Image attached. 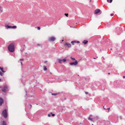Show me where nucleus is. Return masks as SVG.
<instances>
[{
	"label": "nucleus",
	"mask_w": 125,
	"mask_h": 125,
	"mask_svg": "<svg viewBox=\"0 0 125 125\" xmlns=\"http://www.w3.org/2000/svg\"><path fill=\"white\" fill-rule=\"evenodd\" d=\"M107 1L108 2H109V0H107Z\"/></svg>",
	"instance_id": "72a5a7b5"
},
{
	"label": "nucleus",
	"mask_w": 125,
	"mask_h": 125,
	"mask_svg": "<svg viewBox=\"0 0 125 125\" xmlns=\"http://www.w3.org/2000/svg\"><path fill=\"white\" fill-rule=\"evenodd\" d=\"M114 15V14H111V16H112L113 15Z\"/></svg>",
	"instance_id": "c85d7f7f"
},
{
	"label": "nucleus",
	"mask_w": 125,
	"mask_h": 125,
	"mask_svg": "<svg viewBox=\"0 0 125 125\" xmlns=\"http://www.w3.org/2000/svg\"><path fill=\"white\" fill-rule=\"evenodd\" d=\"M62 61V60H61L60 59H59V63H61V62Z\"/></svg>",
	"instance_id": "f3484780"
},
{
	"label": "nucleus",
	"mask_w": 125,
	"mask_h": 125,
	"mask_svg": "<svg viewBox=\"0 0 125 125\" xmlns=\"http://www.w3.org/2000/svg\"><path fill=\"white\" fill-rule=\"evenodd\" d=\"M88 42V41L85 40L82 43L85 45Z\"/></svg>",
	"instance_id": "9b49d317"
},
{
	"label": "nucleus",
	"mask_w": 125,
	"mask_h": 125,
	"mask_svg": "<svg viewBox=\"0 0 125 125\" xmlns=\"http://www.w3.org/2000/svg\"><path fill=\"white\" fill-rule=\"evenodd\" d=\"M52 116H55V114H52Z\"/></svg>",
	"instance_id": "a878e982"
},
{
	"label": "nucleus",
	"mask_w": 125,
	"mask_h": 125,
	"mask_svg": "<svg viewBox=\"0 0 125 125\" xmlns=\"http://www.w3.org/2000/svg\"><path fill=\"white\" fill-rule=\"evenodd\" d=\"M2 125H6V122L4 121H3V122Z\"/></svg>",
	"instance_id": "2eb2a0df"
},
{
	"label": "nucleus",
	"mask_w": 125,
	"mask_h": 125,
	"mask_svg": "<svg viewBox=\"0 0 125 125\" xmlns=\"http://www.w3.org/2000/svg\"><path fill=\"white\" fill-rule=\"evenodd\" d=\"M123 77L124 78H125V76H123Z\"/></svg>",
	"instance_id": "2f4dec72"
},
{
	"label": "nucleus",
	"mask_w": 125,
	"mask_h": 125,
	"mask_svg": "<svg viewBox=\"0 0 125 125\" xmlns=\"http://www.w3.org/2000/svg\"><path fill=\"white\" fill-rule=\"evenodd\" d=\"M78 62L76 60H75L74 62H71L70 63V64L71 65H76L78 64Z\"/></svg>",
	"instance_id": "423d86ee"
},
{
	"label": "nucleus",
	"mask_w": 125,
	"mask_h": 125,
	"mask_svg": "<svg viewBox=\"0 0 125 125\" xmlns=\"http://www.w3.org/2000/svg\"><path fill=\"white\" fill-rule=\"evenodd\" d=\"M3 74L1 72H0V75H1V76H2L3 75Z\"/></svg>",
	"instance_id": "4be33fe9"
},
{
	"label": "nucleus",
	"mask_w": 125,
	"mask_h": 125,
	"mask_svg": "<svg viewBox=\"0 0 125 125\" xmlns=\"http://www.w3.org/2000/svg\"><path fill=\"white\" fill-rule=\"evenodd\" d=\"M48 115L49 117H50L51 116L50 115V114H48Z\"/></svg>",
	"instance_id": "bb28decb"
},
{
	"label": "nucleus",
	"mask_w": 125,
	"mask_h": 125,
	"mask_svg": "<svg viewBox=\"0 0 125 125\" xmlns=\"http://www.w3.org/2000/svg\"><path fill=\"white\" fill-rule=\"evenodd\" d=\"M21 65H22V63L21 62Z\"/></svg>",
	"instance_id": "f704fd0d"
},
{
	"label": "nucleus",
	"mask_w": 125,
	"mask_h": 125,
	"mask_svg": "<svg viewBox=\"0 0 125 125\" xmlns=\"http://www.w3.org/2000/svg\"><path fill=\"white\" fill-rule=\"evenodd\" d=\"M44 71H46L47 70V68H46V66H44Z\"/></svg>",
	"instance_id": "ddd939ff"
},
{
	"label": "nucleus",
	"mask_w": 125,
	"mask_h": 125,
	"mask_svg": "<svg viewBox=\"0 0 125 125\" xmlns=\"http://www.w3.org/2000/svg\"><path fill=\"white\" fill-rule=\"evenodd\" d=\"M74 43H80V42L79 41H72L71 42V43H72V45H74Z\"/></svg>",
	"instance_id": "1a4fd4ad"
},
{
	"label": "nucleus",
	"mask_w": 125,
	"mask_h": 125,
	"mask_svg": "<svg viewBox=\"0 0 125 125\" xmlns=\"http://www.w3.org/2000/svg\"><path fill=\"white\" fill-rule=\"evenodd\" d=\"M3 99L1 98H0V105H1L3 103Z\"/></svg>",
	"instance_id": "6e6552de"
},
{
	"label": "nucleus",
	"mask_w": 125,
	"mask_h": 125,
	"mask_svg": "<svg viewBox=\"0 0 125 125\" xmlns=\"http://www.w3.org/2000/svg\"><path fill=\"white\" fill-rule=\"evenodd\" d=\"M3 11V10L2 9V8L0 7V12H2Z\"/></svg>",
	"instance_id": "4468645a"
},
{
	"label": "nucleus",
	"mask_w": 125,
	"mask_h": 125,
	"mask_svg": "<svg viewBox=\"0 0 125 125\" xmlns=\"http://www.w3.org/2000/svg\"><path fill=\"white\" fill-rule=\"evenodd\" d=\"M5 27L6 29H8L10 28H17V26H9L8 25H6L5 26Z\"/></svg>",
	"instance_id": "7ed1b4c3"
},
{
	"label": "nucleus",
	"mask_w": 125,
	"mask_h": 125,
	"mask_svg": "<svg viewBox=\"0 0 125 125\" xmlns=\"http://www.w3.org/2000/svg\"><path fill=\"white\" fill-rule=\"evenodd\" d=\"M1 81V80L0 79V81Z\"/></svg>",
	"instance_id": "e433bc0d"
},
{
	"label": "nucleus",
	"mask_w": 125,
	"mask_h": 125,
	"mask_svg": "<svg viewBox=\"0 0 125 125\" xmlns=\"http://www.w3.org/2000/svg\"><path fill=\"white\" fill-rule=\"evenodd\" d=\"M110 108H107V109L108 110V111L109 112L110 111L109 109H110Z\"/></svg>",
	"instance_id": "393cba45"
},
{
	"label": "nucleus",
	"mask_w": 125,
	"mask_h": 125,
	"mask_svg": "<svg viewBox=\"0 0 125 125\" xmlns=\"http://www.w3.org/2000/svg\"><path fill=\"white\" fill-rule=\"evenodd\" d=\"M3 116L5 118H6L7 117V112L6 109H5L3 110L2 113Z\"/></svg>",
	"instance_id": "f03ea898"
},
{
	"label": "nucleus",
	"mask_w": 125,
	"mask_h": 125,
	"mask_svg": "<svg viewBox=\"0 0 125 125\" xmlns=\"http://www.w3.org/2000/svg\"><path fill=\"white\" fill-rule=\"evenodd\" d=\"M2 87L1 86H0V88H1Z\"/></svg>",
	"instance_id": "4c0bfd02"
},
{
	"label": "nucleus",
	"mask_w": 125,
	"mask_h": 125,
	"mask_svg": "<svg viewBox=\"0 0 125 125\" xmlns=\"http://www.w3.org/2000/svg\"><path fill=\"white\" fill-rule=\"evenodd\" d=\"M23 60L22 59H20V61H23Z\"/></svg>",
	"instance_id": "cd10ccee"
},
{
	"label": "nucleus",
	"mask_w": 125,
	"mask_h": 125,
	"mask_svg": "<svg viewBox=\"0 0 125 125\" xmlns=\"http://www.w3.org/2000/svg\"><path fill=\"white\" fill-rule=\"evenodd\" d=\"M15 44L14 43H12L10 44L8 47V49L9 51L11 52H13L15 51Z\"/></svg>",
	"instance_id": "f257e3e1"
},
{
	"label": "nucleus",
	"mask_w": 125,
	"mask_h": 125,
	"mask_svg": "<svg viewBox=\"0 0 125 125\" xmlns=\"http://www.w3.org/2000/svg\"><path fill=\"white\" fill-rule=\"evenodd\" d=\"M113 0H110V2H109L110 3H111L112 2V1Z\"/></svg>",
	"instance_id": "b1692460"
},
{
	"label": "nucleus",
	"mask_w": 125,
	"mask_h": 125,
	"mask_svg": "<svg viewBox=\"0 0 125 125\" xmlns=\"http://www.w3.org/2000/svg\"><path fill=\"white\" fill-rule=\"evenodd\" d=\"M104 107V106H103V108L104 109V110H106V109H105V108Z\"/></svg>",
	"instance_id": "c756f323"
},
{
	"label": "nucleus",
	"mask_w": 125,
	"mask_h": 125,
	"mask_svg": "<svg viewBox=\"0 0 125 125\" xmlns=\"http://www.w3.org/2000/svg\"><path fill=\"white\" fill-rule=\"evenodd\" d=\"M88 119L89 120H91V121H92V118H91V117H89L88 118Z\"/></svg>",
	"instance_id": "a211bd4d"
},
{
	"label": "nucleus",
	"mask_w": 125,
	"mask_h": 125,
	"mask_svg": "<svg viewBox=\"0 0 125 125\" xmlns=\"http://www.w3.org/2000/svg\"><path fill=\"white\" fill-rule=\"evenodd\" d=\"M7 89L8 87L7 86L5 85L3 87V88L2 89V91L4 92H6V90Z\"/></svg>",
	"instance_id": "39448f33"
},
{
	"label": "nucleus",
	"mask_w": 125,
	"mask_h": 125,
	"mask_svg": "<svg viewBox=\"0 0 125 125\" xmlns=\"http://www.w3.org/2000/svg\"><path fill=\"white\" fill-rule=\"evenodd\" d=\"M100 10L99 9H97L95 10L94 12V13L95 14H97L100 12Z\"/></svg>",
	"instance_id": "0eeeda50"
},
{
	"label": "nucleus",
	"mask_w": 125,
	"mask_h": 125,
	"mask_svg": "<svg viewBox=\"0 0 125 125\" xmlns=\"http://www.w3.org/2000/svg\"><path fill=\"white\" fill-rule=\"evenodd\" d=\"M58 94V93H52V95H57Z\"/></svg>",
	"instance_id": "dca6fc26"
},
{
	"label": "nucleus",
	"mask_w": 125,
	"mask_h": 125,
	"mask_svg": "<svg viewBox=\"0 0 125 125\" xmlns=\"http://www.w3.org/2000/svg\"><path fill=\"white\" fill-rule=\"evenodd\" d=\"M108 74H110V73H108Z\"/></svg>",
	"instance_id": "58836bf2"
},
{
	"label": "nucleus",
	"mask_w": 125,
	"mask_h": 125,
	"mask_svg": "<svg viewBox=\"0 0 125 125\" xmlns=\"http://www.w3.org/2000/svg\"><path fill=\"white\" fill-rule=\"evenodd\" d=\"M62 61H63L64 62L66 61V60L65 59H64L62 60Z\"/></svg>",
	"instance_id": "aec40b11"
},
{
	"label": "nucleus",
	"mask_w": 125,
	"mask_h": 125,
	"mask_svg": "<svg viewBox=\"0 0 125 125\" xmlns=\"http://www.w3.org/2000/svg\"><path fill=\"white\" fill-rule=\"evenodd\" d=\"M70 58H71V59L72 60H74V61H75V60H75V59H74V58H72V57H70Z\"/></svg>",
	"instance_id": "6ab92c4d"
},
{
	"label": "nucleus",
	"mask_w": 125,
	"mask_h": 125,
	"mask_svg": "<svg viewBox=\"0 0 125 125\" xmlns=\"http://www.w3.org/2000/svg\"><path fill=\"white\" fill-rule=\"evenodd\" d=\"M85 94H88V92H85Z\"/></svg>",
	"instance_id": "7c9ffc66"
},
{
	"label": "nucleus",
	"mask_w": 125,
	"mask_h": 125,
	"mask_svg": "<svg viewBox=\"0 0 125 125\" xmlns=\"http://www.w3.org/2000/svg\"><path fill=\"white\" fill-rule=\"evenodd\" d=\"M65 44L67 45L68 47H70L71 46V44H70L67 43H66Z\"/></svg>",
	"instance_id": "9d476101"
},
{
	"label": "nucleus",
	"mask_w": 125,
	"mask_h": 125,
	"mask_svg": "<svg viewBox=\"0 0 125 125\" xmlns=\"http://www.w3.org/2000/svg\"><path fill=\"white\" fill-rule=\"evenodd\" d=\"M64 14L66 16H67V17H68V13H67V14H66V13H65V14Z\"/></svg>",
	"instance_id": "412c9836"
},
{
	"label": "nucleus",
	"mask_w": 125,
	"mask_h": 125,
	"mask_svg": "<svg viewBox=\"0 0 125 125\" xmlns=\"http://www.w3.org/2000/svg\"><path fill=\"white\" fill-rule=\"evenodd\" d=\"M0 69L1 71L3 73L5 72V71H4L3 70V68H2L1 67H0Z\"/></svg>",
	"instance_id": "f8f14e48"
},
{
	"label": "nucleus",
	"mask_w": 125,
	"mask_h": 125,
	"mask_svg": "<svg viewBox=\"0 0 125 125\" xmlns=\"http://www.w3.org/2000/svg\"><path fill=\"white\" fill-rule=\"evenodd\" d=\"M47 62V61H45V62H45V63H46V62Z\"/></svg>",
	"instance_id": "473e14b6"
},
{
	"label": "nucleus",
	"mask_w": 125,
	"mask_h": 125,
	"mask_svg": "<svg viewBox=\"0 0 125 125\" xmlns=\"http://www.w3.org/2000/svg\"><path fill=\"white\" fill-rule=\"evenodd\" d=\"M30 106H31V107H32V105H31V104H30Z\"/></svg>",
	"instance_id": "c9c22d12"
},
{
	"label": "nucleus",
	"mask_w": 125,
	"mask_h": 125,
	"mask_svg": "<svg viewBox=\"0 0 125 125\" xmlns=\"http://www.w3.org/2000/svg\"><path fill=\"white\" fill-rule=\"evenodd\" d=\"M55 38L54 37H52L49 38L48 39V41L49 42L53 41L55 40Z\"/></svg>",
	"instance_id": "20e7f679"
},
{
	"label": "nucleus",
	"mask_w": 125,
	"mask_h": 125,
	"mask_svg": "<svg viewBox=\"0 0 125 125\" xmlns=\"http://www.w3.org/2000/svg\"><path fill=\"white\" fill-rule=\"evenodd\" d=\"M37 29L38 30H40V28L39 27H37Z\"/></svg>",
	"instance_id": "5701e85b"
}]
</instances>
